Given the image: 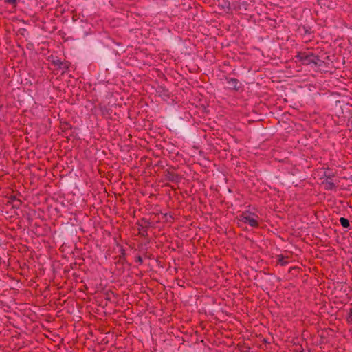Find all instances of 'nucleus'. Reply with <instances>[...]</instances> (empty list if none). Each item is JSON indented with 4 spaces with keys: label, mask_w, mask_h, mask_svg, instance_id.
Returning a JSON list of instances; mask_svg holds the SVG:
<instances>
[{
    "label": "nucleus",
    "mask_w": 352,
    "mask_h": 352,
    "mask_svg": "<svg viewBox=\"0 0 352 352\" xmlns=\"http://www.w3.org/2000/svg\"><path fill=\"white\" fill-rule=\"evenodd\" d=\"M239 221L249 225L250 227H256L258 225V217L250 212L243 213L240 216Z\"/></svg>",
    "instance_id": "obj_1"
},
{
    "label": "nucleus",
    "mask_w": 352,
    "mask_h": 352,
    "mask_svg": "<svg viewBox=\"0 0 352 352\" xmlns=\"http://www.w3.org/2000/svg\"><path fill=\"white\" fill-rule=\"evenodd\" d=\"M340 224L344 227V228H348L349 226V221H348V219L344 218V217H341L340 219Z\"/></svg>",
    "instance_id": "obj_2"
},
{
    "label": "nucleus",
    "mask_w": 352,
    "mask_h": 352,
    "mask_svg": "<svg viewBox=\"0 0 352 352\" xmlns=\"http://www.w3.org/2000/svg\"><path fill=\"white\" fill-rule=\"evenodd\" d=\"M230 82L232 83V85L234 86V88H236V85H237V80H235V79H232L230 80Z\"/></svg>",
    "instance_id": "obj_3"
},
{
    "label": "nucleus",
    "mask_w": 352,
    "mask_h": 352,
    "mask_svg": "<svg viewBox=\"0 0 352 352\" xmlns=\"http://www.w3.org/2000/svg\"><path fill=\"white\" fill-rule=\"evenodd\" d=\"M347 319H348L349 322H352V309L351 310L350 313L349 314Z\"/></svg>",
    "instance_id": "obj_4"
},
{
    "label": "nucleus",
    "mask_w": 352,
    "mask_h": 352,
    "mask_svg": "<svg viewBox=\"0 0 352 352\" xmlns=\"http://www.w3.org/2000/svg\"><path fill=\"white\" fill-rule=\"evenodd\" d=\"M9 3H14L15 2V0H6Z\"/></svg>",
    "instance_id": "obj_5"
}]
</instances>
